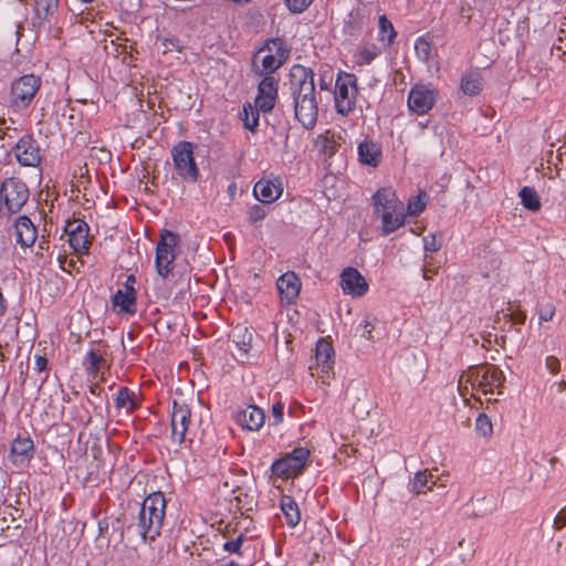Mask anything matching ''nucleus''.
<instances>
[{"label":"nucleus","mask_w":566,"mask_h":566,"mask_svg":"<svg viewBox=\"0 0 566 566\" xmlns=\"http://www.w3.org/2000/svg\"><path fill=\"white\" fill-rule=\"evenodd\" d=\"M295 118L306 128L315 126L318 116L314 74L311 69L295 65L290 73Z\"/></svg>","instance_id":"f257e3e1"},{"label":"nucleus","mask_w":566,"mask_h":566,"mask_svg":"<svg viewBox=\"0 0 566 566\" xmlns=\"http://www.w3.org/2000/svg\"><path fill=\"white\" fill-rule=\"evenodd\" d=\"M166 501L161 493L148 495L139 510L135 525L137 533L144 539L154 541L159 535L165 517Z\"/></svg>","instance_id":"f03ea898"},{"label":"nucleus","mask_w":566,"mask_h":566,"mask_svg":"<svg viewBox=\"0 0 566 566\" xmlns=\"http://www.w3.org/2000/svg\"><path fill=\"white\" fill-rule=\"evenodd\" d=\"M174 167L181 179L195 182L199 170L193 158V145L189 142H180L171 149Z\"/></svg>","instance_id":"7ed1b4c3"},{"label":"nucleus","mask_w":566,"mask_h":566,"mask_svg":"<svg viewBox=\"0 0 566 566\" xmlns=\"http://www.w3.org/2000/svg\"><path fill=\"white\" fill-rule=\"evenodd\" d=\"M180 239L179 235L169 231L164 230L160 235V240L156 247V269L157 273L167 277L172 271L174 260L176 259V247Z\"/></svg>","instance_id":"20e7f679"},{"label":"nucleus","mask_w":566,"mask_h":566,"mask_svg":"<svg viewBox=\"0 0 566 566\" xmlns=\"http://www.w3.org/2000/svg\"><path fill=\"white\" fill-rule=\"evenodd\" d=\"M29 199V188L17 178H8L2 182L0 200L9 213L19 212Z\"/></svg>","instance_id":"39448f33"},{"label":"nucleus","mask_w":566,"mask_h":566,"mask_svg":"<svg viewBox=\"0 0 566 566\" xmlns=\"http://www.w3.org/2000/svg\"><path fill=\"white\" fill-rule=\"evenodd\" d=\"M470 378L476 384L478 389L483 395H493L494 388L497 389V395L503 394V386L505 376L503 371L495 365H488L476 368L470 374Z\"/></svg>","instance_id":"423d86ee"},{"label":"nucleus","mask_w":566,"mask_h":566,"mask_svg":"<svg viewBox=\"0 0 566 566\" xmlns=\"http://www.w3.org/2000/svg\"><path fill=\"white\" fill-rule=\"evenodd\" d=\"M308 455L307 449L296 448L272 464V473L283 479L296 476L304 469Z\"/></svg>","instance_id":"0eeeda50"},{"label":"nucleus","mask_w":566,"mask_h":566,"mask_svg":"<svg viewBox=\"0 0 566 566\" xmlns=\"http://www.w3.org/2000/svg\"><path fill=\"white\" fill-rule=\"evenodd\" d=\"M40 77L28 74L13 82L11 87L12 105L19 109L25 108L34 98L40 88Z\"/></svg>","instance_id":"6e6552de"},{"label":"nucleus","mask_w":566,"mask_h":566,"mask_svg":"<svg viewBox=\"0 0 566 566\" xmlns=\"http://www.w3.org/2000/svg\"><path fill=\"white\" fill-rule=\"evenodd\" d=\"M289 52L284 50L283 42L280 39H274L269 41L266 45L258 52L253 63L256 64V61L260 59L262 72L272 73L283 64Z\"/></svg>","instance_id":"1a4fd4ad"},{"label":"nucleus","mask_w":566,"mask_h":566,"mask_svg":"<svg viewBox=\"0 0 566 566\" xmlns=\"http://www.w3.org/2000/svg\"><path fill=\"white\" fill-rule=\"evenodd\" d=\"M356 93L357 88L355 80L352 76H347L345 80H338L336 82L335 102L338 113L347 115L353 111Z\"/></svg>","instance_id":"9d476101"},{"label":"nucleus","mask_w":566,"mask_h":566,"mask_svg":"<svg viewBox=\"0 0 566 566\" xmlns=\"http://www.w3.org/2000/svg\"><path fill=\"white\" fill-rule=\"evenodd\" d=\"M346 398L355 416L365 418L369 415L371 400L368 389L365 386L358 382H350L346 390Z\"/></svg>","instance_id":"9b49d317"},{"label":"nucleus","mask_w":566,"mask_h":566,"mask_svg":"<svg viewBox=\"0 0 566 566\" xmlns=\"http://www.w3.org/2000/svg\"><path fill=\"white\" fill-rule=\"evenodd\" d=\"M434 92L426 85H416L411 88L408 97V107L418 115L426 114L434 105Z\"/></svg>","instance_id":"f8f14e48"},{"label":"nucleus","mask_w":566,"mask_h":566,"mask_svg":"<svg viewBox=\"0 0 566 566\" xmlns=\"http://www.w3.org/2000/svg\"><path fill=\"white\" fill-rule=\"evenodd\" d=\"M14 154L22 166L35 167L41 161L40 148L31 136L20 138L14 147Z\"/></svg>","instance_id":"ddd939ff"},{"label":"nucleus","mask_w":566,"mask_h":566,"mask_svg":"<svg viewBox=\"0 0 566 566\" xmlns=\"http://www.w3.org/2000/svg\"><path fill=\"white\" fill-rule=\"evenodd\" d=\"M191 411L184 402L174 401L171 412V434L172 438L182 442L190 423Z\"/></svg>","instance_id":"4468645a"},{"label":"nucleus","mask_w":566,"mask_h":566,"mask_svg":"<svg viewBox=\"0 0 566 566\" xmlns=\"http://www.w3.org/2000/svg\"><path fill=\"white\" fill-rule=\"evenodd\" d=\"M375 208L380 216L405 211L403 202L389 188L379 189L374 196Z\"/></svg>","instance_id":"2eb2a0df"},{"label":"nucleus","mask_w":566,"mask_h":566,"mask_svg":"<svg viewBox=\"0 0 566 566\" xmlns=\"http://www.w3.org/2000/svg\"><path fill=\"white\" fill-rule=\"evenodd\" d=\"M342 287L346 294L363 296L368 290L365 277L355 268H346L340 274Z\"/></svg>","instance_id":"dca6fc26"},{"label":"nucleus","mask_w":566,"mask_h":566,"mask_svg":"<svg viewBox=\"0 0 566 566\" xmlns=\"http://www.w3.org/2000/svg\"><path fill=\"white\" fill-rule=\"evenodd\" d=\"M499 244L494 241L483 244L476 253L479 266L488 276L490 272L495 271L501 265V259L497 251Z\"/></svg>","instance_id":"f3484780"},{"label":"nucleus","mask_w":566,"mask_h":566,"mask_svg":"<svg viewBox=\"0 0 566 566\" xmlns=\"http://www.w3.org/2000/svg\"><path fill=\"white\" fill-rule=\"evenodd\" d=\"M282 298L292 302L300 293L301 282L294 272H286L276 282Z\"/></svg>","instance_id":"a211bd4d"},{"label":"nucleus","mask_w":566,"mask_h":566,"mask_svg":"<svg viewBox=\"0 0 566 566\" xmlns=\"http://www.w3.org/2000/svg\"><path fill=\"white\" fill-rule=\"evenodd\" d=\"M264 412L255 406H249L245 410L238 412L237 421L243 428L258 430L264 422Z\"/></svg>","instance_id":"6ab92c4d"},{"label":"nucleus","mask_w":566,"mask_h":566,"mask_svg":"<svg viewBox=\"0 0 566 566\" xmlns=\"http://www.w3.org/2000/svg\"><path fill=\"white\" fill-rule=\"evenodd\" d=\"M17 242L23 247H31L36 239V229L32 221L25 217H19L15 222Z\"/></svg>","instance_id":"aec40b11"},{"label":"nucleus","mask_w":566,"mask_h":566,"mask_svg":"<svg viewBox=\"0 0 566 566\" xmlns=\"http://www.w3.org/2000/svg\"><path fill=\"white\" fill-rule=\"evenodd\" d=\"M33 453V442L29 438H18L12 442L10 458L14 464H23Z\"/></svg>","instance_id":"412c9836"},{"label":"nucleus","mask_w":566,"mask_h":566,"mask_svg":"<svg viewBox=\"0 0 566 566\" xmlns=\"http://www.w3.org/2000/svg\"><path fill=\"white\" fill-rule=\"evenodd\" d=\"M358 156L361 164L377 167L381 160V150L374 142L365 140L358 146Z\"/></svg>","instance_id":"4be33fe9"},{"label":"nucleus","mask_w":566,"mask_h":566,"mask_svg":"<svg viewBox=\"0 0 566 566\" xmlns=\"http://www.w3.org/2000/svg\"><path fill=\"white\" fill-rule=\"evenodd\" d=\"M281 188L270 180H260L255 184L253 192L258 200L271 203L281 195Z\"/></svg>","instance_id":"5701e85b"},{"label":"nucleus","mask_w":566,"mask_h":566,"mask_svg":"<svg viewBox=\"0 0 566 566\" xmlns=\"http://www.w3.org/2000/svg\"><path fill=\"white\" fill-rule=\"evenodd\" d=\"M334 349L329 342L319 339L316 344V364L324 374H328L332 370Z\"/></svg>","instance_id":"b1692460"},{"label":"nucleus","mask_w":566,"mask_h":566,"mask_svg":"<svg viewBox=\"0 0 566 566\" xmlns=\"http://www.w3.org/2000/svg\"><path fill=\"white\" fill-rule=\"evenodd\" d=\"M113 305L119 307L120 311L125 313H134L135 290L130 286H127V290L125 292L118 290L116 294L113 296Z\"/></svg>","instance_id":"393cba45"},{"label":"nucleus","mask_w":566,"mask_h":566,"mask_svg":"<svg viewBox=\"0 0 566 566\" xmlns=\"http://www.w3.org/2000/svg\"><path fill=\"white\" fill-rule=\"evenodd\" d=\"M281 509L286 517L289 525L294 527L300 523L301 514L298 511V506L291 496H282Z\"/></svg>","instance_id":"a878e982"},{"label":"nucleus","mask_w":566,"mask_h":566,"mask_svg":"<svg viewBox=\"0 0 566 566\" xmlns=\"http://www.w3.org/2000/svg\"><path fill=\"white\" fill-rule=\"evenodd\" d=\"M381 217V231L382 234H389L394 231H396L398 228L403 226L405 223V211H400L399 214L397 213H390V214H384Z\"/></svg>","instance_id":"bb28decb"},{"label":"nucleus","mask_w":566,"mask_h":566,"mask_svg":"<svg viewBox=\"0 0 566 566\" xmlns=\"http://www.w3.org/2000/svg\"><path fill=\"white\" fill-rule=\"evenodd\" d=\"M482 88V78L479 74L469 73L462 77L461 90L465 95H476Z\"/></svg>","instance_id":"cd10ccee"},{"label":"nucleus","mask_w":566,"mask_h":566,"mask_svg":"<svg viewBox=\"0 0 566 566\" xmlns=\"http://www.w3.org/2000/svg\"><path fill=\"white\" fill-rule=\"evenodd\" d=\"M520 197L524 208L531 211H537L541 209V200L537 192L530 187H524L520 191Z\"/></svg>","instance_id":"c85d7f7f"},{"label":"nucleus","mask_w":566,"mask_h":566,"mask_svg":"<svg viewBox=\"0 0 566 566\" xmlns=\"http://www.w3.org/2000/svg\"><path fill=\"white\" fill-rule=\"evenodd\" d=\"M232 336H233V342L235 343V345L240 352V356L241 357L245 356L251 348L252 335L248 332L247 328H244V329L237 328L233 332Z\"/></svg>","instance_id":"c756f323"},{"label":"nucleus","mask_w":566,"mask_h":566,"mask_svg":"<svg viewBox=\"0 0 566 566\" xmlns=\"http://www.w3.org/2000/svg\"><path fill=\"white\" fill-rule=\"evenodd\" d=\"M415 51L417 57L424 63H428L434 56L431 43L423 36L416 40Z\"/></svg>","instance_id":"7c9ffc66"},{"label":"nucleus","mask_w":566,"mask_h":566,"mask_svg":"<svg viewBox=\"0 0 566 566\" xmlns=\"http://www.w3.org/2000/svg\"><path fill=\"white\" fill-rule=\"evenodd\" d=\"M71 248L77 252L83 253L88 250V232L80 231L78 233L67 234Z\"/></svg>","instance_id":"2f4dec72"},{"label":"nucleus","mask_w":566,"mask_h":566,"mask_svg":"<svg viewBox=\"0 0 566 566\" xmlns=\"http://www.w3.org/2000/svg\"><path fill=\"white\" fill-rule=\"evenodd\" d=\"M134 394L126 387L119 388L116 396V407L132 411L135 407L133 401Z\"/></svg>","instance_id":"473e14b6"},{"label":"nucleus","mask_w":566,"mask_h":566,"mask_svg":"<svg viewBox=\"0 0 566 566\" xmlns=\"http://www.w3.org/2000/svg\"><path fill=\"white\" fill-rule=\"evenodd\" d=\"M242 120L245 128L253 132L259 124V112L250 104L243 106Z\"/></svg>","instance_id":"72a5a7b5"},{"label":"nucleus","mask_w":566,"mask_h":566,"mask_svg":"<svg viewBox=\"0 0 566 566\" xmlns=\"http://www.w3.org/2000/svg\"><path fill=\"white\" fill-rule=\"evenodd\" d=\"M426 198H427V193L424 191H420V193L417 197L411 198L408 201V206H407L408 213L410 216H417V214L421 213L426 208V201H424Z\"/></svg>","instance_id":"f704fd0d"},{"label":"nucleus","mask_w":566,"mask_h":566,"mask_svg":"<svg viewBox=\"0 0 566 566\" xmlns=\"http://www.w3.org/2000/svg\"><path fill=\"white\" fill-rule=\"evenodd\" d=\"M57 7V0H35L34 11L35 14L41 17H46Z\"/></svg>","instance_id":"c9c22d12"},{"label":"nucleus","mask_w":566,"mask_h":566,"mask_svg":"<svg viewBox=\"0 0 566 566\" xmlns=\"http://www.w3.org/2000/svg\"><path fill=\"white\" fill-rule=\"evenodd\" d=\"M243 530H244V532H240L239 535L234 539H231V541H228L224 543V545H223L224 551L230 552V553H239L240 552V547L242 546L243 542L247 539L248 526H243Z\"/></svg>","instance_id":"e433bc0d"},{"label":"nucleus","mask_w":566,"mask_h":566,"mask_svg":"<svg viewBox=\"0 0 566 566\" xmlns=\"http://www.w3.org/2000/svg\"><path fill=\"white\" fill-rule=\"evenodd\" d=\"M429 478H431V474L428 473L427 470L418 472L415 475V480L412 483V491L416 494L424 493V488L429 482Z\"/></svg>","instance_id":"4c0bfd02"},{"label":"nucleus","mask_w":566,"mask_h":566,"mask_svg":"<svg viewBox=\"0 0 566 566\" xmlns=\"http://www.w3.org/2000/svg\"><path fill=\"white\" fill-rule=\"evenodd\" d=\"M475 428L483 437H490L493 432V426L485 413H481L475 422Z\"/></svg>","instance_id":"58836bf2"},{"label":"nucleus","mask_w":566,"mask_h":566,"mask_svg":"<svg viewBox=\"0 0 566 566\" xmlns=\"http://www.w3.org/2000/svg\"><path fill=\"white\" fill-rule=\"evenodd\" d=\"M259 94L275 97L276 88L272 77H264L259 84Z\"/></svg>","instance_id":"ea45409f"},{"label":"nucleus","mask_w":566,"mask_h":566,"mask_svg":"<svg viewBox=\"0 0 566 566\" xmlns=\"http://www.w3.org/2000/svg\"><path fill=\"white\" fill-rule=\"evenodd\" d=\"M379 29H380V32L384 35L387 34L388 42L392 43V41H394V39L396 36V31H395L394 25L391 24V22L386 18V15H381L379 18Z\"/></svg>","instance_id":"a19ab883"},{"label":"nucleus","mask_w":566,"mask_h":566,"mask_svg":"<svg viewBox=\"0 0 566 566\" xmlns=\"http://www.w3.org/2000/svg\"><path fill=\"white\" fill-rule=\"evenodd\" d=\"M274 106V97L273 96H265V95H258L255 98V108L262 112H269Z\"/></svg>","instance_id":"79ce46f5"},{"label":"nucleus","mask_w":566,"mask_h":566,"mask_svg":"<svg viewBox=\"0 0 566 566\" xmlns=\"http://www.w3.org/2000/svg\"><path fill=\"white\" fill-rule=\"evenodd\" d=\"M441 239L433 233L423 238V247L426 251L437 252L441 249Z\"/></svg>","instance_id":"37998d69"},{"label":"nucleus","mask_w":566,"mask_h":566,"mask_svg":"<svg viewBox=\"0 0 566 566\" xmlns=\"http://www.w3.org/2000/svg\"><path fill=\"white\" fill-rule=\"evenodd\" d=\"M80 231L88 232V226L80 219L69 221L65 227L66 234L78 233Z\"/></svg>","instance_id":"c03bdc74"},{"label":"nucleus","mask_w":566,"mask_h":566,"mask_svg":"<svg viewBox=\"0 0 566 566\" xmlns=\"http://www.w3.org/2000/svg\"><path fill=\"white\" fill-rule=\"evenodd\" d=\"M266 212L260 205H254L248 213L249 221L254 223L264 219Z\"/></svg>","instance_id":"a18cd8bd"},{"label":"nucleus","mask_w":566,"mask_h":566,"mask_svg":"<svg viewBox=\"0 0 566 566\" xmlns=\"http://www.w3.org/2000/svg\"><path fill=\"white\" fill-rule=\"evenodd\" d=\"M313 0H285L289 9L293 12H303Z\"/></svg>","instance_id":"49530a36"},{"label":"nucleus","mask_w":566,"mask_h":566,"mask_svg":"<svg viewBox=\"0 0 566 566\" xmlns=\"http://www.w3.org/2000/svg\"><path fill=\"white\" fill-rule=\"evenodd\" d=\"M566 526V506L562 509L552 522V527L555 531H560Z\"/></svg>","instance_id":"de8ad7c7"},{"label":"nucleus","mask_w":566,"mask_h":566,"mask_svg":"<svg viewBox=\"0 0 566 566\" xmlns=\"http://www.w3.org/2000/svg\"><path fill=\"white\" fill-rule=\"evenodd\" d=\"M91 156L96 157L99 161H109L112 158L111 151L105 148H92Z\"/></svg>","instance_id":"09e8293b"},{"label":"nucleus","mask_w":566,"mask_h":566,"mask_svg":"<svg viewBox=\"0 0 566 566\" xmlns=\"http://www.w3.org/2000/svg\"><path fill=\"white\" fill-rule=\"evenodd\" d=\"M546 368L553 374L556 375L559 371L560 363L555 356H548L545 360Z\"/></svg>","instance_id":"8fccbe9b"},{"label":"nucleus","mask_w":566,"mask_h":566,"mask_svg":"<svg viewBox=\"0 0 566 566\" xmlns=\"http://www.w3.org/2000/svg\"><path fill=\"white\" fill-rule=\"evenodd\" d=\"M14 124H15V122L12 118H10L9 124L6 120V124L2 125V130L1 132H3V134L0 135L1 139H3L4 136H9L10 138H13V136L11 135V132H13V133L18 132V128L14 126Z\"/></svg>","instance_id":"3c124183"},{"label":"nucleus","mask_w":566,"mask_h":566,"mask_svg":"<svg viewBox=\"0 0 566 566\" xmlns=\"http://www.w3.org/2000/svg\"><path fill=\"white\" fill-rule=\"evenodd\" d=\"M272 416L274 418L275 424H279L283 421V405L281 402H276L273 405Z\"/></svg>","instance_id":"603ef678"},{"label":"nucleus","mask_w":566,"mask_h":566,"mask_svg":"<svg viewBox=\"0 0 566 566\" xmlns=\"http://www.w3.org/2000/svg\"><path fill=\"white\" fill-rule=\"evenodd\" d=\"M431 260H432L431 256H429L427 254L424 255V260H423L424 264H423V269H422V275H423L424 280H430L431 273H436V271L430 269Z\"/></svg>","instance_id":"864d4df0"},{"label":"nucleus","mask_w":566,"mask_h":566,"mask_svg":"<svg viewBox=\"0 0 566 566\" xmlns=\"http://www.w3.org/2000/svg\"><path fill=\"white\" fill-rule=\"evenodd\" d=\"M554 314H555V307L549 305L546 308L541 310L539 319L543 322L552 321Z\"/></svg>","instance_id":"5fc2aeb1"},{"label":"nucleus","mask_w":566,"mask_h":566,"mask_svg":"<svg viewBox=\"0 0 566 566\" xmlns=\"http://www.w3.org/2000/svg\"><path fill=\"white\" fill-rule=\"evenodd\" d=\"M101 361H102V356L92 350L90 353V363H91L92 368L97 369Z\"/></svg>","instance_id":"6e6d98bb"},{"label":"nucleus","mask_w":566,"mask_h":566,"mask_svg":"<svg viewBox=\"0 0 566 566\" xmlns=\"http://www.w3.org/2000/svg\"><path fill=\"white\" fill-rule=\"evenodd\" d=\"M46 365H48V359L45 357L38 356L35 358V369L38 371H43L46 368Z\"/></svg>","instance_id":"4d7b16f0"},{"label":"nucleus","mask_w":566,"mask_h":566,"mask_svg":"<svg viewBox=\"0 0 566 566\" xmlns=\"http://www.w3.org/2000/svg\"><path fill=\"white\" fill-rule=\"evenodd\" d=\"M458 546L462 549H465V551H469L471 553H473V544L470 543L469 541H467L465 538H462L461 541L458 542Z\"/></svg>","instance_id":"13d9d810"},{"label":"nucleus","mask_w":566,"mask_h":566,"mask_svg":"<svg viewBox=\"0 0 566 566\" xmlns=\"http://www.w3.org/2000/svg\"><path fill=\"white\" fill-rule=\"evenodd\" d=\"M563 34L566 35V24H565V18L563 19V21L560 22V28H559V36H558V41L559 42H563Z\"/></svg>","instance_id":"bf43d9fd"},{"label":"nucleus","mask_w":566,"mask_h":566,"mask_svg":"<svg viewBox=\"0 0 566 566\" xmlns=\"http://www.w3.org/2000/svg\"><path fill=\"white\" fill-rule=\"evenodd\" d=\"M164 46H165L166 51H171L172 48H177V45L175 44V42L172 40H165Z\"/></svg>","instance_id":"052dcab7"},{"label":"nucleus","mask_w":566,"mask_h":566,"mask_svg":"<svg viewBox=\"0 0 566 566\" xmlns=\"http://www.w3.org/2000/svg\"><path fill=\"white\" fill-rule=\"evenodd\" d=\"M364 328H365V332L368 334V337H370V334L374 329V325L370 322L366 321Z\"/></svg>","instance_id":"680f3d73"},{"label":"nucleus","mask_w":566,"mask_h":566,"mask_svg":"<svg viewBox=\"0 0 566 566\" xmlns=\"http://www.w3.org/2000/svg\"><path fill=\"white\" fill-rule=\"evenodd\" d=\"M526 319V315L521 313L518 314L515 318H514V322L515 323H518V324H523Z\"/></svg>","instance_id":"e2e57ef3"},{"label":"nucleus","mask_w":566,"mask_h":566,"mask_svg":"<svg viewBox=\"0 0 566 566\" xmlns=\"http://www.w3.org/2000/svg\"><path fill=\"white\" fill-rule=\"evenodd\" d=\"M566 388V381L565 380H562L559 384H558V390L562 392L564 391Z\"/></svg>","instance_id":"0e129e2a"},{"label":"nucleus","mask_w":566,"mask_h":566,"mask_svg":"<svg viewBox=\"0 0 566 566\" xmlns=\"http://www.w3.org/2000/svg\"><path fill=\"white\" fill-rule=\"evenodd\" d=\"M325 151H326V153H329V154H333V151H334V146H333V145H332V146H329V147H328V146H325Z\"/></svg>","instance_id":"69168bd1"},{"label":"nucleus","mask_w":566,"mask_h":566,"mask_svg":"<svg viewBox=\"0 0 566 566\" xmlns=\"http://www.w3.org/2000/svg\"><path fill=\"white\" fill-rule=\"evenodd\" d=\"M134 281H135L134 275H129L128 279H127L126 287L129 286L128 283H132Z\"/></svg>","instance_id":"338daca9"},{"label":"nucleus","mask_w":566,"mask_h":566,"mask_svg":"<svg viewBox=\"0 0 566 566\" xmlns=\"http://www.w3.org/2000/svg\"><path fill=\"white\" fill-rule=\"evenodd\" d=\"M6 124V119L3 117H0V132L2 130V125Z\"/></svg>","instance_id":"774afa93"}]
</instances>
